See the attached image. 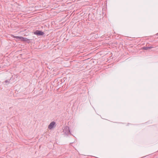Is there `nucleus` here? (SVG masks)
Listing matches in <instances>:
<instances>
[{"mask_svg":"<svg viewBox=\"0 0 158 158\" xmlns=\"http://www.w3.org/2000/svg\"><path fill=\"white\" fill-rule=\"evenodd\" d=\"M63 131L66 135H68L71 134L69 128L67 126H66L64 127L63 129Z\"/></svg>","mask_w":158,"mask_h":158,"instance_id":"1","label":"nucleus"},{"mask_svg":"<svg viewBox=\"0 0 158 158\" xmlns=\"http://www.w3.org/2000/svg\"><path fill=\"white\" fill-rule=\"evenodd\" d=\"M34 34L35 35L40 36L43 35L44 34V32L40 30H36L35 32H34Z\"/></svg>","mask_w":158,"mask_h":158,"instance_id":"2","label":"nucleus"},{"mask_svg":"<svg viewBox=\"0 0 158 158\" xmlns=\"http://www.w3.org/2000/svg\"><path fill=\"white\" fill-rule=\"evenodd\" d=\"M55 122L54 121H52L51 122L48 126V128L49 129H52L54 128L55 126Z\"/></svg>","mask_w":158,"mask_h":158,"instance_id":"3","label":"nucleus"},{"mask_svg":"<svg viewBox=\"0 0 158 158\" xmlns=\"http://www.w3.org/2000/svg\"><path fill=\"white\" fill-rule=\"evenodd\" d=\"M22 38L23 39H21V40H22V41H30V40L28 39H27L26 38H24L23 37H22Z\"/></svg>","mask_w":158,"mask_h":158,"instance_id":"4","label":"nucleus"},{"mask_svg":"<svg viewBox=\"0 0 158 158\" xmlns=\"http://www.w3.org/2000/svg\"><path fill=\"white\" fill-rule=\"evenodd\" d=\"M152 47H143V49L145 50H147L148 49H151Z\"/></svg>","mask_w":158,"mask_h":158,"instance_id":"5","label":"nucleus"},{"mask_svg":"<svg viewBox=\"0 0 158 158\" xmlns=\"http://www.w3.org/2000/svg\"><path fill=\"white\" fill-rule=\"evenodd\" d=\"M14 38H16L17 39H19L21 40V39H23L22 38V36H14Z\"/></svg>","mask_w":158,"mask_h":158,"instance_id":"6","label":"nucleus"},{"mask_svg":"<svg viewBox=\"0 0 158 158\" xmlns=\"http://www.w3.org/2000/svg\"><path fill=\"white\" fill-rule=\"evenodd\" d=\"M10 81V80H6L5 81V82L6 83H7V82H9V81Z\"/></svg>","mask_w":158,"mask_h":158,"instance_id":"7","label":"nucleus"}]
</instances>
